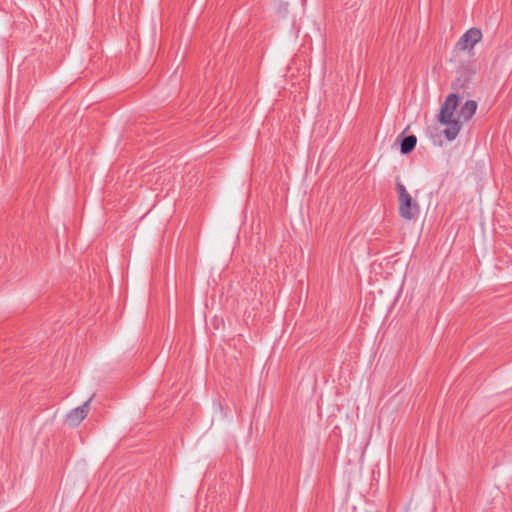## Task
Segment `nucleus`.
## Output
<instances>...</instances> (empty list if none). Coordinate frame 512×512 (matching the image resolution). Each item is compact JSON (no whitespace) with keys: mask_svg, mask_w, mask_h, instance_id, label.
<instances>
[{"mask_svg":"<svg viewBox=\"0 0 512 512\" xmlns=\"http://www.w3.org/2000/svg\"><path fill=\"white\" fill-rule=\"evenodd\" d=\"M396 191L398 194L399 215L405 220L417 218L420 213V206L400 181L396 183Z\"/></svg>","mask_w":512,"mask_h":512,"instance_id":"nucleus-2","label":"nucleus"},{"mask_svg":"<svg viewBox=\"0 0 512 512\" xmlns=\"http://www.w3.org/2000/svg\"><path fill=\"white\" fill-rule=\"evenodd\" d=\"M90 401H91V398L88 399L83 405L72 409L67 414V422L69 423V425L75 427V426H78L82 422V420L87 416V414L89 412Z\"/></svg>","mask_w":512,"mask_h":512,"instance_id":"nucleus-4","label":"nucleus"},{"mask_svg":"<svg viewBox=\"0 0 512 512\" xmlns=\"http://www.w3.org/2000/svg\"><path fill=\"white\" fill-rule=\"evenodd\" d=\"M482 39V32L478 28H470L458 40L457 47L460 50H471Z\"/></svg>","mask_w":512,"mask_h":512,"instance_id":"nucleus-3","label":"nucleus"},{"mask_svg":"<svg viewBox=\"0 0 512 512\" xmlns=\"http://www.w3.org/2000/svg\"><path fill=\"white\" fill-rule=\"evenodd\" d=\"M417 143V138L415 135H408L403 137L400 143V152L402 154H408L414 150Z\"/></svg>","mask_w":512,"mask_h":512,"instance_id":"nucleus-5","label":"nucleus"},{"mask_svg":"<svg viewBox=\"0 0 512 512\" xmlns=\"http://www.w3.org/2000/svg\"><path fill=\"white\" fill-rule=\"evenodd\" d=\"M458 103V95L452 93L446 98L440 109L439 122L448 126V128L443 131V134L448 141L456 139L461 129L460 121L470 120L477 109V103L474 100H467L461 107L458 117L455 118L454 112L458 107Z\"/></svg>","mask_w":512,"mask_h":512,"instance_id":"nucleus-1","label":"nucleus"}]
</instances>
